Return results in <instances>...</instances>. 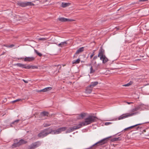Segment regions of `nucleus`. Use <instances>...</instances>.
<instances>
[{"label":"nucleus","instance_id":"46","mask_svg":"<svg viewBox=\"0 0 149 149\" xmlns=\"http://www.w3.org/2000/svg\"><path fill=\"white\" fill-rule=\"evenodd\" d=\"M44 39V38H40V39Z\"/></svg>","mask_w":149,"mask_h":149},{"label":"nucleus","instance_id":"2","mask_svg":"<svg viewBox=\"0 0 149 149\" xmlns=\"http://www.w3.org/2000/svg\"><path fill=\"white\" fill-rule=\"evenodd\" d=\"M66 129V127H60L55 130H51L50 131V129H47V134L51 133L52 134H58L61 133L62 132L64 131Z\"/></svg>","mask_w":149,"mask_h":149},{"label":"nucleus","instance_id":"12","mask_svg":"<svg viewBox=\"0 0 149 149\" xmlns=\"http://www.w3.org/2000/svg\"><path fill=\"white\" fill-rule=\"evenodd\" d=\"M35 59V58L34 57H26L24 58V61H33Z\"/></svg>","mask_w":149,"mask_h":149},{"label":"nucleus","instance_id":"37","mask_svg":"<svg viewBox=\"0 0 149 149\" xmlns=\"http://www.w3.org/2000/svg\"><path fill=\"white\" fill-rule=\"evenodd\" d=\"M41 91H43V92H46L47 91V87L43 89L42 90H41Z\"/></svg>","mask_w":149,"mask_h":149},{"label":"nucleus","instance_id":"10","mask_svg":"<svg viewBox=\"0 0 149 149\" xmlns=\"http://www.w3.org/2000/svg\"><path fill=\"white\" fill-rule=\"evenodd\" d=\"M100 60L102 61V63H105L108 61V59L105 55L102 56L100 57Z\"/></svg>","mask_w":149,"mask_h":149},{"label":"nucleus","instance_id":"22","mask_svg":"<svg viewBox=\"0 0 149 149\" xmlns=\"http://www.w3.org/2000/svg\"><path fill=\"white\" fill-rule=\"evenodd\" d=\"M80 61V59L79 58L78 59L76 60H73L72 61L73 64H77L79 63Z\"/></svg>","mask_w":149,"mask_h":149},{"label":"nucleus","instance_id":"21","mask_svg":"<svg viewBox=\"0 0 149 149\" xmlns=\"http://www.w3.org/2000/svg\"><path fill=\"white\" fill-rule=\"evenodd\" d=\"M19 119L16 120L14 121H13L12 123H11L10 124V126L11 127H13V126L12 125V124H16L18 123V122H19Z\"/></svg>","mask_w":149,"mask_h":149},{"label":"nucleus","instance_id":"40","mask_svg":"<svg viewBox=\"0 0 149 149\" xmlns=\"http://www.w3.org/2000/svg\"><path fill=\"white\" fill-rule=\"evenodd\" d=\"M94 55V54H91L90 56V58H92V57H93V56Z\"/></svg>","mask_w":149,"mask_h":149},{"label":"nucleus","instance_id":"7","mask_svg":"<svg viewBox=\"0 0 149 149\" xmlns=\"http://www.w3.org/2000/svg\"><path fill=\"white\" fill-rule=\"evenodd\" d=\"M47 136V129L41 131L38 135V136L40 138H43Z\"/></svg>","mask_w":149,"mask_h":149},{"label":"nucleus","instance_id":"5","mask_svg":"<svg viewBox=\"0 0 149 149\" xmlns=\"http://www.w3.org/2000/svg\"><path fill=\"white\" fill-rule=\"evenodd\" d=\"M41 142L39 141L32 143L28 147V149H35L40 145Z\"/></svg>","mask_w":149,"mask_h":149},{"label":"nucleus","instance_id":"45","mask_svg":"<svg viewBox=\"0 0 149 149\" xmlns=\"http://www.w3.org/2000/svg\"><path fill=\"white\" fill-rule=\"evenodd\" d=\"M127 103L128 104H130L131 103H132L131 102H127Z\"/></svg>","mask_w":149,"mask_h":149},{"label":"nucleus","instance_id":"35","mask_svg":"<svg viewBox=\"0 0 149 149\" xmlns=\"http://www.w3.org/2000/svg\"><path fill=\"white\" fill-rule=\"evenodd\" d=\"M21 100V99H17V100H14V101H12V102L14 103V102H16L17 101H20V100Z\"/></svg>","mask_w":149,"mask_h":149},{"label":"nucleus","instance_id":"17","mask_svg":"<svg viewBox=\"0 0 149 149\" xmlns=\"http://www.w3.org/2000/svg\"><path fill=\"white\" fill-rule=\"evenodd\" d=\"M84 47H81L79 48L76 51L75 54H78L79 53L81 52L84 51Z\"/></svg>","mask_w":149,"mask_h":149},{"label":"nucleus","instance_id":"34","mask_svg":"<svg viewBox=\"0 0 149 149\" xmlns=\"http://www.w3.org/2000/svg\"><path fill=\"white\" fill-rule=\"evenodd\" d=\"M74 20L72 19H68L67 18V21L66 22H71V21H74Z\"/></svg>","mask_w":149,"mask_h":149},{"label":"nucleus","instance_id":"38","mask_svg":"<svg viewBox=\"0 0 149 149\" xmlns=\"http://www.w3.org/2000/svg\"><path fill=\"white\" fill-rule=\"evenodd\" d=\"M52 88L51 87H47V91L50 90Z\"/></svg>","mask_w":149,"mask_h":149},{"label":"nucleus","instance_id":"9","mask_svg":"<svg viewBox=\"0 0 149 149\" xmlns=\"http://www.w3.org/2000/svg\"><path fill=\"white\" fill-rule=\"evenodd\" d=\"M59 66V68H60V65H55L54 66H53L52 68V72L53 73H54L55 74H56L58 72V69H57V68Z\"/></svg>","mask_w":149,"mask_h":149},{"label":"nucleus","instance_id":"36","mask_svg":"<svg viewBox=\"0 0 149 149\" xmlns=\"http://www.w3.org/2000/svg\"><path fill=\"white\" fill-rule=\"evenodd\" d=\"M111 124V123L110 122H106L105 123V125H108Z\"/></svg>","mask_w":149,"mask_h":149},{"label":"nucleus","instance_id":"39","mask_svg":"<svg viewBox=\"0 0 149 149\" xmlns=\"http://www.w3.org/2000/svg\"><path fill=\"white\" fill-rule=\"evenodd\" d=\"M148 0H139V1L142 2H145L148 1Z\"/></svg>","mask_w":149,"mask_h":149},{"label":"nucleus","instance_id":"33","mask_svg":"<svg viewBox=\"0 0 149 149\" xmlns=\"http://www.w3.org/2000/svg\"><path fill=\"white\" fill-rule=\"evenodd\" d=\"M84 115L83 114H81L80 116H79V118H78V119H82L84 117Z\"/></svg>","mask_w":149,"mask_h":149},{"label":"nucleus","instance_id":"29","mask_svg":"<svg viewBox=\"0 0 149 149\" xmlns=\"http://www.w3.org/2000/svg\"><path fill=\"white\" fill-rule=\"evenodd\" d=\"M46 114H47V112L43 111V112H42L40 113V115L41 116H46Z\"/></svg>","mask_w":149,"mask_h":149},{"label":"nucleus","instance_id":"14","mask_svg":"<svg viewBox=\"0 0 149 149\" xmlns=\"http://www.w3.org/2000/svg\"><path fill=\"white\" fill-rule=\"evenodd\" d=\"M67 44V43L66 42L64 41L63 42H61L60 43H59L58 44V46L59 47H65Z\"/></svg>","mask_w":149,"mask_h":149},{"label":"nucleus","instance_id":"28","mask_svg":"<svg viewBox=\"0 0 149 149\" xmlns=\"http://www.w3.org/2000/svg\"><path fill=\"white\" fill-rule=\"evenodd\" d=\"M3 46H5L8 48H12L14 46V45L13 44H11L10 45H4Z\"/></svg>","mask_w":149,"mask_h":149},{"label":"nucleus","instance_id":"18","mask_svg":"<svg viewBox=\"0 0 149 149\" xmlns=\"http://www.w3.org/2000/svg\"><path fill=\"white\" fill-rule=\"evenodd\" d=\"M20 146V145L19 142L17 141L16 143H13L12 145V148H13L19 146Z\"/></svg>","mask_w":149,"mask_h":149},{"label":"nucleus","instance_id":"42","mask_svg":"<svg viewBox=\"0 0 149 149\" xmlns=\"http://www.w3.org/2000/svg\"><path fill=\"white\" fill-rule=\"evenodd\" d=\"M44 127H47V124H45L43 125Z\"/></svg>","mask_w":149,"mask_h":149},{"label":"nucleus","instance_id":"8","mask_svg":"<svg viewBox=\"0 0 149 149\" xmlns=\"http://www.w3.org/2000/svg\"><path fill=\"white\" fill-rule=\"evenodd\" d=\"M144 106L143 104H141L139 106L132 109L131 111L132 112H134L139 110L140 109H141V110H143L144 109H146V108L145 107H144Z\"/></svg>","mask_w":149,"mask_h":149},{"label":"nucleus","instance_id":"15","mask_svg":"<svg viewBox=\"0 0 149 149\" xmlns=\"http://www.w3.org/2000/svg\"><path fill=\"white\" fill-rule=\"evenodd\" d=\"M18 142L20 146L23 144H26L27 143V141H26L23 139L20 140Z\"/></svg>","mask_w":149,"mask_h":149},{"label":"nucleus","instance_id":"20","mask_svg":"<svg viewBox=\"0 0 149 149\" xmlns=\"http://www.w3.org/2000/svg\"><path fill=\"white\" fill-rule=\"evenodd\" d=\"M70 3H63V2L62 3V7L63 8L67 6H69Z\"/></svg>","mask_w":149,"mask_h":149},{"label":"nucleus","instance_id":"19","mask_svg":"<svg viewBox=\"0 0 149 149\" xmlns=\"http://www.w3.org/2000/svg\"><path fill=\"white\" fill-rule=\"evenodd\" d=\"M58 20L61 22H65L67 21V18L63 17L58 18Z\"/></svg>","mask_w":149,"mask_h":149},{"label":"nucleus","instance_id":"32","mask_svg":"<svg viewBox=\"0 0 149 149\" xmlns=\"http://www.w3.org/2000/svg\"><path fill=\"white\" fill-rule=\"evenodd\" d=\"M90 73H93L95 71V70L93 69L92 67V66H91V67L90 68Z\"/></svg>","mask_w":149,"mask_h":149},{"label":"nucleus","instance_id":"43","mask_svg":"<svg viewBox=\"0 0 149 149\" xmlns=\"http://www.w3.org/2000/svg\"><path fill=\"white\" fill-rule=\"evenodd\" d=\"M7 101V99L6 98H5V99H4V100H3V102H6V101Z\"/></svg>","mask_w":149,"mask_h":149},{"label":"nucleus","instance_id":"47","mask_svg":"<svg viewBox=\"0 0 149 149\" xmlns=\"http://www.w3.org/2000/svg\"><path fill=\"white\" fill-rule=\"evenodd\" d=\"M95 63L96 64V63L95 61Z\"/></svg>","mask_w":149,"mask_h":149},{"label":"nucleus","instance_id":"13","mask_svg":"<svg viewBox=\"0 0 149 149\" xmlns=\"http://www.w3.org/2000/svg\"><path fill=\"white\" fill-rule=\"evenodd\" d=\"M93 88L89 85L86 88L85 91V93L87 94L90 93L92 91Z\"/></svg>","mask_w":149,"mask_h":149},{"label":"nucleus","instance_id":"27","mask_svg":"<svg viewBox=\"0 0 149 149\" xmlns=\"http://www.w3.org/2000/svg\"><path fill=\"white\" fill-rule=\"evenodd\" d=\"M35 52L36 53L38 56H42V54L39 52L37 50L34 49Z\"/></svg>","mask_w":149,"mask_h":149},{"label":"nucleus","instance_id":"41","mask_svg":"<svg viewBox=\"0 0 149 149\" xmlns=\"http://www.w3.org/2000/svg\"><path fill=\"white\" fill-rule=\"evenodd\" d=\"M23 81H24V82L26 83H27L28 81H27L23 79Z\"/></svg>","mask_w":149,"mask_h":149},{"label":"nucleus","instance_id":"11","mask_svg":"<svg viewBox=\"0 0 149 149\" xmlns=\"http://www.w3.org/2000/svg\"><path fill=\"white\" fill-rule=\"evenodd\" d=\"M100 60L102 61V63H105L108 61V59L105 55L102 56L100 57Z\"/></svg>","mask_w":149,"mask_h":149},{"label":"nucleus","instance_id":"1","mask_svg":"<svg viewBox=\"0 0 149 149\" xmlns=\"http://www.w3.org/2000/svg\"><path fill=\"white\" fill-rule=\"evenodd\" d=\"M97 118L93 116H89L87 118L85 119V121L80 122L77 125L74 126L73 127H71L69 128L66 131V133L71 132L81 128L84 126L88 125L91 123L96 120Z\"/></svg>","mask_w":149,"mask_h":149},{"label":"nucleus","instance_id":"6","mask_svg":"<svg viewBox=\"0 0 149 149\" xmlns=\"http://www.w3.org/2000/svg\"><path fill=\"white\" fill-rule=\"evenodd\" d=\"M108 138H104L101 140L97 142L93 145L92 146H98L102 145L105 143L107 142V139H108Z\"/></svg>","mask_w":149,"mask_h":149},{"label":"nucleus","instance_id":"4","mask_svg":"<svg viewBox=\"0 0 149 149\" xmlns=\"http://www.w3.org/2000/svg\"><path fill=\"white\" fill-rule=\"evenodd\" d=\"M138 112H136L135 113H126L125 114H123L120 116L118 118V120H120L121 119H123L125 118H127L128 117H129L130 116H131L134 115H135L136 114H137Z\"/></svg>","mask_w":149,"mask_h":149},{"label":"nucleus","instance_id":"3","mask_svg":"<svg viewBox=\"0 0 149 149\" xmlns=\"http://www.w3.org/2000/svg\"><path fill=\"white\" fill-rule=\"evenodd\" d=\"M18 6L23 7H24L28 6H33L34 4L31 2H23L21 1L18 2L17 3Z\"/></svg>","mask_w":149,"mask_h":149},{"label":"nucleus","instance_id":"44","mask_svg":"<svg viewBox=\"0 0 149 149\" xmlns=\"http://www.w3.org/2000/svg\"><path fill=\"white\" fill-rule=\"evenodd\" d=\"M97 58V56H95L93 57V59H95Z\"/></svg>","mask_w":149,"mask_h":149},{"label":"nucleus","instance_id":"25","mask_svg":"<svg viewBox=\"0 0 149 149\" xmlns=\"http://www.w3.org/2000/svg\"><path fill=\"white\" fill-rule=\"evenodd\" d=\"M132 83H133V82L132 81H130V82H129V83H128L127 84H125L123 85V86H130L131 84H132Z\"/></svg>","mask_w":149,"mask_h":149},{"label":"nucleus","instance_id":"16","mask_svg":"<svg viewBox=\"0 0 149 149\" xmlns=\"http://www.w3.org/2000/svg\"><path fill=\"white\" fill-rule=\"evenodd\" d=\"M98 84V82L97 81L93 82L91 83L89 86H91V87L93 88V87L97 85Z\"/></svg>","mask_w":149,"mask_h":149},{"label":"nucleus","instance_id":"26","mask_svg":"<svg viewBox=\"0 0 149 149\" xmlns=\"http://www.w3.org/2000/svg\"><path fill=\"white\" fill-rule=\"evenodd\" d=\"M103 55H104L103 54L102 51V49H100L98 54V57H100V56H101Z\"/></svg>","mask_w":149,"mask_h":149},{"label":"nucleus","instance_id":"30","mask_svg":"<svg viewBox=\"0 0 149 149\" xmlns=\"http://www.w3.org/2000/svg\"><path fill=\"white\" fill-rule=\"evenodd\" d=\"M29 67H30V68H32L33 69L38 68V67L36 66H33L29 65Z\"/></svg>","mask_w":149,"mask_h":149},{"label":"nucleus","instance_id":"24","mask_svg":"<svg viewBox=\"0 0 149 149\" xmlns=\"http://www.w3.org/2000/svg\"><path fill=\"white\" fill-rule=\"evenodd\" d=\"M141 124H137L135 125H133V126H130V127H128L127 128H126L125 129H124V130H126L127 129H130L131 128H132L133 127H135V126H136L138 125H141Z\"/></svg>","mask_w":149,"mask_h":149},{"label":"nucleus","instance_id":"31","mask_svg":"<svg viewBox=\"0 0 149 149\" xmlns=\"http://www.w3.org/2000/svg\"><path fill=\"white\" fill-rule=\"evenodd\" d=\"M16 65L18 67L22 68V64L21 63H17L16 64Z\"/></svg>","mask_w":149,"mask_h":149},{"label":"nucleus","instance_id":"23","mask_svg":"<svg viewBox=\"0 0 149 149\" xmlns=\"http://www.w3.org/2000/svg\"><path fill=\"white\" fill-rule=\"evenodd\" d=\"M22 68H24L26 69H29L30 67H29V65H27L26 64H22Z\"/></svg>","mask_w":149,"mask_h":149}]
</instances>
